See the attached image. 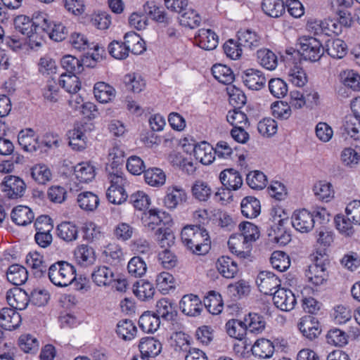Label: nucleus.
Returning <instances> with one entry per match:
<instances>
[{
    "instance_id": "obj_62",
    "label": "nucleus",
    "mask_w": 360,
    "mask_h": 360,
    "mask_svg": "<svg viewBox=\"0 0 360 360\" xmlns=\"http://www.w3.org/2000/svg\"><path fill=\"white\" fill-rule=\"evenodd\" d=\"M174 311V307L171 300L168 298H162L157 302L156 311L154 314L159 318L171 320L173 318Z\"/></svg>"
},
{
    "instance_id": "obj_48",
    "label": "nucleus",
    "mask_w": 360,
    "mask_h": 360,
    "mask_svg": "<svg viewBox=\"0 0 360 360\" xmlns=\"http://www.w3.org/2000/svg\"><path fill=\"white\" fill-rule=\"evenodd\" d=\"M316 198L321 201L329 202L334 197V190L330 183L320 181L313 188Z\"/></svg>"
},
{
    "instance_id": "obj_24",
    "label": "nucleus",
    "mask_w": 360,
    "mask_h": 360,
    "mask_svg": "<svg viewBox=\"0 0 360 360\" xmlns=\"http://www.w3.org/2000/svg\"><path fill=\"white\" fill-rule=\"evenodd\" d=\"M2 191L10 198L21 197L22 179L16 176H7L2 182Z\"/></svg>"
},
{
    "instance_id": "obj_33",
    "label": "nucleus",
    "mask_w": 360,
    "mask_h": 360,
    "mask_svg": "<svg viewBox=\"0 0 360 360\" xmlns=\"http://www.w3.org/2000/svg\"><path fill=\"white\" fill-rule=\"evenodd\" d=\"M77 202L82 210L86 212H92L98 207L99 198L93 192L84 191L78 194Z\"/></svg>"
},
{
    "instance_id": "obj_40",
    "label": "nucleus",
    "mask_w": 360,
    "mask_h": 360,
    "mask_svg": "<svg viewBox=\"0 0 360 360\" xmlns=\"http://www.w3.org/2000/svg\"><path fill=\"white\" fill-rule=\"evenodd\" d=\"M32 179L38 184L44 185L52 179V172L44 164H37L30 169Z\"/></svg>"
},
{
    "instance_id": "obj_45",
    "label": "nucleus",
    "mask_w": 360,
    "mask_h": 360,
    "mask_svg": "<svg viewBox=\"0 0 360 360\" xmlns=\"http://www.w3.org/2000/svg\"><path fill=\"white\" fill-rule=\"evenodd\" d=\"M212 73L218 82L224 84H230L234 80V75L232 70L225 65H214L212 68Z\"/></svg>"
},
{
    "instance_id": "obj_35",
    "label": "nucleus",
    "mask_w": 360,
    "mask_h": 360,
    "mask_svg": "<svg viewBox=\"0 0 360 360\" xmlns=\"http://www.w3.org/2000/svg\"><path fill=\"white\" fill-rule=\"evenodd\" d=\"M254 356L260 359L270 358L274 352V346L273 343L264 338L257 340L252 345L251 349Z\"/></svg>"
},
{
    "instance_id": "obj_3",
    "label": "nucleus",
    "mask_w": 360,
    "mask_h": 360,
    "mask_svg": "<svg viewBox=\"0 0 360 360\" xmlns=\"http://www.w3.org/2000/svg\"><path fill=\"white\" fill-rule=\"evenodd\" d=\"M108 180L110 185L106 191L108 200L115 205H120L125 202L128 198V195L124 189L127 181L124 178L123 173L119 170L110 173L108 174Z\"/></svg>"
},
{
    "instance_id": "obj_4",
    "label": "nucleus",
    "mask_w": 360,
    "mask_h": 360,
    "mask_svg": "<svg viewBox=\"0 0 360 360\" xmlns=\"http://www.w3.org/2000/svg\"><path fill=\"white\" fill-rule=\"evenodd\" d=\"M320 257L315 256L313 263L308 266L304 271V276L307 282L314 286H320L328 280L326 266L329 264L327 256L320 254Z\"/></svg>"
},
{
    "instance_id": "obj_36",
    "label": "nucleus",
    "mask_w": 360,
    "mask_h": 360,
    "mask_svg": "<svg viewBox=\"0 0 360 360\" xmlns=\"http://www.w3.org/2000/svg\"><path fill=\"white\" fill-rule=\"evenodd\" d=\"M160 320L158 316L150 311H145L140 316L139 325L141 329L148 333H153L160 327Z\"/></svg>"
},
{
    "instance_id": "obj_60",
    "label": "nucleus",
    "mask_w": 360,
    "mask_h": 360,
    "mask_svg": "<svg viewBox=\"0 0 360 360\" xmlns=\"http://www.w3.org/2000/svg\"><path fill=\"white\" fill-rule=\"evenodd\" d=\"M240 108L236 107L233 110H229L226 115V120L233 127H249L250 122L247 115L242 112Z\"/></svg>"
},
{
    "instance_id": "obj_9",
    "label": "nucleus",
    "mask_w": 360,
    "mask_h": 360,
    "mask_svg": "<svg viewBox=\"0 0 360 360\" xmlns=\"http://www.w3.org/2000/svg\"><path fill=\"white\" fill-rule=\"evenodd\" d=\"M91 278L98 287H110L116 279V272L109 266L100 265L94 269Z\"/></svg>"
},
{
    "instance_id": "obj_11",
    "label": "nucleus",
    "mask_w": 360,
    "mask_h": 360,
    "mask_svg": "<svg viewBox=\"0 0 360 360\" xmlns=\"http://www.w3.org/2000/svg\"><path fill=\"white\" fill-rule=\"evenodd\" d=\"M143 225L149 230H154L156 226L163 224L165 225L171 221L170 216L165 212L157 209H150L144 212L141 218Z\"/></svg>"
},
{
    "instance_id": "obj_23",
    "label": "nucleus",
    "mask_w": 360,
    "mask_h": 360,
    "mask_svg": "<svg viewBox=\"0 0 360 360\" xmlns=\"http://www.w3.org/2000/svg\"><path fill=\"white\" fill-rule=\"evenodd\" d=\"M219 179L223 186L229 191H236L243 185V179L239 172L234 169H226L219 174Z\"/></svg>"
},
{
    "instance_id": "obj_14",
    "label": "nucleus",
    "mask_w": 360,
    "mask_h": 360,
    "mask_svg": "<svg viewBox=\"0 0 360 360\" xmlns=\"http://www.w3.org/2000/svg\"><path fill=\"white\" fill-rule=\"evenodd\" d=\"M20 311L13 308H3L0 311V326L10 331L18 328L22 321Z\"/></svg>"
},
{
    "instance_id": "obj_63",
    "label": "nucleus",
    "mask_w": 360,
    "mask_h": 360,
    "mask_svg": "<svg viewBox=\"0 0 360 360\" xmlns=\"http://www.w3.org/2000/svg\"><path fill=\"white\" fill-rule=\"evenodd\" d=\"M270 262L272 267L280 272L285 271L290 265L288 255L282 251H274L271 254Z\"/></svg>"
},
{
    "instance_id": "obj_59",
    "label": "nucleus",
    "mask_w": 360,
    "mask_h": 360,
    "mask_svg": "<svg viewBox=\"0 0 360 360\" xmlns=\"http://www.w3.org/2000/svg\"><path fill=\"white\" fill-rule=\"evenodd\" d=\"M155 238L159 245L165 249H169L174 243V235L168 227H160L155 232Z\"/></svg>"
},
{
    "instance_id": "obj_38",
    "label": "nucleus",
    "mask_w": 360,
    "mask_h": 360,
    "mask_svg": "<svg viewBox=\"0 0 360 360\" xmlns=\"http://www.w3.org/2000/svg\"><path fill=\"white\" fill-rule=\"evenodd\" d=\"M124 39L128 48V53L131 51L133 54L139 55L146 50L144 41L136 32H129L126 33Z\"/></svg>"
},
{
    "instance_id": "obj_52",
    "label": "nucleus",
    "mask_w": 360,
    "mask_h": 360,
    "mask_svg": "<svg viewBox=\"0 0 360 360\" xmlns=\"http://www.w3.org/2000/svg\"><path fill=\"white\" fill-rule=\"evenodd\" d=\"M124 83L127 90L134 93H140L146 87V82L143 77L136 73H129L124 76Z\"/></svg>"
},
{
    "instance_id": "obj_34",
    "label": "nucleus",
    "mask_w": 360,
    "mask_h": 360,
    "mask_svg": "<svg viewBox=\"0 0 360 360\" xmlns=\"http://www.w3.org/2000/svg\"><path fill=\"white\" fill-rule=\"evenodd\" d=\"M74 174L80 183H88L95 177V167L89 162H82L75 166Z\"/></svg>"
},
{
    "instance_id": "obj_39",
    "label": "nucleus",
    "mask_w": 360,
    "mask_h": 360,
    "mask_svg": "<svg viewBox=\"0 0 360 360\" xmlns=\"http://www.w3.org/2000/svg\"><path fill=\"white\" fill-rule=\"evenodd\" d=\"M134 295L142 301H146L152 299L155 292L153 285L147 281L140 280L134 285L133 289Z\"/></svg>"
},
{
    "instance_id": "obj_7",
    "label": "nucleus",
    "mask_w": 360,
    "mask_h": 360,
    "mask_svg": "<svg viewBox=\"0 0 360 360\" xmlns=\"http://www.w3.org/2000/svg\"><path fill=\"white\" fill-rule=\"evenodd\" d=\"M36 26L42 25V30L49 38L56 41H60L65 38L66 29L60 22H53L49 20L48 15L42 12L36 13L34 15Z\"/></svg>"
},
{
    "instance_id": "obj_64",
    "label": "nucleus",
    "mask_w": 360,
    "mask_h": 360,
    "mask_svg": "<svg viewBox=\"0 0 360 360\" xmlns=\"http://www.w3.org/2000/svg\"><path fill=\"white\" fill-rule=\"evenodd\" d=\"M345 132L354 140H360V118L349 115L344 124Z\"/></svg>"
},
{
    "instance_id": "obj_6",
    "label": "nucleus",
    "mask_w": 360,
    "mask_h": 360,
    "mask_svg": "<svg viewBox=\"0 0 360 360\" xmlns=\"http://www.w3.org/2000/svg\"><path fill=\"white\" fill-rule=\"evenodd\" d=\"M34 13L32 18L24 15V42L30 49L38 50L41 47L44 41V37L46 34L42 30V25L36 26L34 24Z\"/></svg>"
},
{
    "instance_id": "obj_47",
    "label": "nucleus",
    "mask_w": 360,
    "mask_h": 360,
    "mask_svg": "<svg viewBox=\"0 0 360 360\" xmlns=\"http://www.w3.org/2000/svg\"><path fill=\"white\" fill-rule=\"evenodd\" d=\"M257 62L264 68L273 70L278 65V58L276 54L269 49H263L257 52Z\"/></svg>"
},
{
    "instance_id": "obj_37",
    "label": "nucleus",
    "mask_w": 360,
    "mask_h": 360,
    "mask_svg": "<svg viewBox=\"0 0 360 360\" xmlns=\"http://www.w3.org/2000/svg\"><path fill=\"white\" fill-rule=\"evenodd\" d=\"M103 259L111 265H117L124 260V253L121 247L115 243H110L104 248Z\"/></svg>"
},
{
    "instance_id": "obj_18",
    "label": "nucleus",
    "mask_w": 360,
    "mask_h": 360,
    "mask_svg": "<svg viewBox=\"0 0 360 360\" xmlns=\"http://www.w3.org/2000/svg\"><path fill=\"white\" fill-rule=\"evenodd\" d=\"M181 311L189 316L200 315L203 309V304L200 299L193 294L185 295L179 302Z\"/></svg>"
},
{
    "instance_id": "obj_12",
    "label": "nucleus",
    "mask_w": 360,
    "mask_h": 360,
    "mask_svg": "<svg viewBox=\"0 0 360 360\" xmlns=\"http://www.w3.org/2000/svg\"><path fill=\"white\" fill-rule=\"evenodd\" d=\"M256 283L262 293L264 295H273V290L278 288H280L281 281L274 273L263 271L258 274Z\"/></svg>"
},
{
    "instance_id": "obj_17",
    "label": "nucleus",
    "mask_w": 360,
    "mask_h": 360,
    "mask_svg": "<svg viewBox=\"0 0 360 360\" xmlns=\"http://www.w3.org/2000/svg\"><path fill=\"white\" fill-rule=\"evenodd\" d=\"M228 247L232 254L240 259L250 257L252 245L238 234L232 235L228 240Z\"/></svg>"
},
{
    "instance_id": "obj_21",
    "label": "nucleus",
    "mask_w": 360,
    "mask_h": 360,
    "mask_svg": "<svg viewBox=\"0 0 360 360\" xmlns=\"http://www.w3.org/2000/svg\"><path fill=\"white\" fill-rule=\"evenodd\" d=\"M56 235L60 240L70 243L77 240L79 228L72 221H62L56 228Z\"/></svg>"
},
{
    "instance_id": "obj_42",
    "label": "nucleus",
    "mask_w": 360,
    "mask_h": 360,
    "mask_svg": "<svg viewBox=\"0 0 360 360\" xmlns=\"http://www.w3.org/2000/svg\"><path fill=\"white\" fill-rule=\"evenodd\" d=\"M326 46L327 53L333 58H342L347 53V46L340 39H328Z\"/></svg>"
},
{
    "instance_id": "obj_55",
    "label": "nucleus",
    "mask_w": 360,
    "mask_h": 360,
    "mask_svg": "<svg viewBox=\"0 0 360 360\" xmlns=\"http://www.w3.org/2000/svg\"><path fill=\"white\" fill-rule=\"evenodd\" d=\"M334 221L336 229L341 234L347 237H352L354 234V224L347 214H338L335 217Z\"/></svg>"
},
{
    "instance_id": "obj_25",
    "label": "nucleus",
    "mask_w": 360,
    "mask_h": 360,
    "mask_svg": "<svg viewBox=\"0 0 360 360\" xmlns=\"http://www.w3.org/2000/svg\"><path fill=\"white\" fill-rule=\"evenodd\" d=\"M214 148L208 143L202 141L193 147L195 158L202 165H208L214 160Z\"/></svg>"
},
{
    "instance_id": "obj_50",
    "label": "nucleus",
    "mask_w": 360,
    "mask_h": 360,
    "mask_svg": "<svg viewBox=\"0 0 360 360\" xmlns=\"http://www.w3.org/2000/svg\"><path fill=\"white\" fill-rule=\"evenodd\" d=\"M262 8L265 14L271 18H278L285 12L283 0H263Z\"/></svg>"
},
{
    "instance_id": "obj_56",
    "label": "nucleus",
    "mask_w": 360,
    "mask_h": 360,
    "mask_svg": "<svg viewBox=\"0 0 360 360\" xmlns=\"http://www.w3.org/2000/svg\"><path fill=\"white\" fill-rule=\"evenodd\" d=\"M244 321L246 325L247 330L252 333H259L262 332L265 328V321L264 318L255 313H250Z\"/></svg>"
},
{
    "instance_id": "obj_58",
    "label": "nucleus",
    "mask_w": 360,
    "mask_h": 360,
    "mask_svg": "<svg viewBox=\"0 0 360 360\" xmlns=\"http://www.w3.org/2000/svg\"><path fill=\"white\" fill-rule=\"evenodd\" d=\"M116 332L123 340H131L135 337L137 329L131 321L125 319L119 321Z\"/></svg>"
},
{
    "instance_id": "obj_53",
    "label": "nucleus",
    "mask_w": 360,
    "mask_h": 360,
    "mask_svg": "<svg viewBox=\"0 0 360 360\" xmlns=\"http://www.w3.org/2000/svg\"><path fill=\"white\" fill-rule=\"evenodd\" d=\"M60 84L53 79H48L43 89L44 98L51 103H56L60 98Z\"/></svg>"
},
{
    "instance_id": "obj_57",
    "label": "nucleus",
    "mask_w": 360,
    "mask_h": 360,
    "mask_svg": "<svg viewBox=\"0 0 360 360\" xmlns=\"http://www.w3.org/2000/svg\"><path fill=\"white\" fill-rule=\"evenodd\" d=\"M240 233L238 236H242L245 240L250 245L259 237V231L257 226L249 221H244L239 224Z\"/></svg>"
},
{
    "instance_id": "obj_43",
    "label": "nucleus",
    "mask_w": 360,
    "mask_h": 360,
    "mask_svg": "<svg viewBox=\"0 0 360 360\" xmlns=\"http://www.w3.org/2000/svg\"><path fill=\"white\" fill-rule=\"evenodd\" d=\"M193 197L199 202H207L212 195L210 186L203 181H196L191 187Z\"/></svg>"
},
{
    "instance_id": "obj_30",
    "label": "nucleus",
    "mask_w": 360,
    "mask_h": 360,
    "mask_svg": "<svg viewBox=\"0 0 360 360\" xmlns=\"http://www.w3.org/2000/svg\"><path fill=\"white\" fill-rule=\"evenodd\" d=\"M237 37L240 44L249 49H255L261 45L260 36L250 29L240 30Z\"/></svg>"
},
{
    "instance_id": "obj_32",
    "label": "nucleus",
    "mask_w": 360,
    "mask_h": 360,
    "mask_svg": "<svg viewBox=\"0 0 360 360\" xmlns=\"http://www.w3.org/2000/svg\"><path fill=\"white\" fill-rule=\"evenodd\" d=\"M241 213L246 218L252 219L260 213V202L253 196L244 198L240 203Z\"/></svg>"
},
{
    "instance_id": "obj_44",
    "label": "nucleus",
    "mask_w": 360,
    "mask_h": 360,
    "mask_svg": "<svg viewBox=\"0 0 360 360\" xmlns=\"http://www.w3.org/2000/svg\"><path fill=\"white\" fill-rule=\"evenodd\" d=\"M246 325L245 321L231 319L226 323V332L230 337L241 340L248 331Z\"/></svg>"
},
{
    "instance_id": "obj_1",
    "label": "nucleus",
    "mask_w": 360,
    "mask_h": 360,
    "mask_svg": "<svg viewBox=\"0 0 360 360\" xmlns=\"http://www.w3.org/2000/svg\"><path fill=\"white\" fill-rule=\"evenodd\" d=\"M181 239L187 249L197 255L207 254L211 248L208 232L200 226H184L181 232Z\"/></svg>"
},
{
    "instance_id": "obj_15",
    "label": "nucleus",
    "mask_w": 360,
    "mask_h": 360,
    "mask_svg": "<svg viewBox=\"0 0 360 360\" xmlns=\"http://www.w3.org/2000/svg\"><path fill=\"white\" fill-rule=\"evenodd\" d=\"M272 299L274 305L282 311H290L296 304V298L293 292L285 288H278L273 293Z\"/></svg>"
},
{
    "instance_id": "obj_27",
    "label": "nucleus",
    "mask_w": 360,
    "mask_h": 360,
    "mask_svg": "<svg viewBox=\"0 0 360 360\" xmlns=\"http://www.w3.org/2000/svg\"><path fill=\"white\" fill-rule=\"evenodd\" d=\"M143 12L146 15L159 23L168 25L170 22V18L165 13L163 8L156 5L154 1H147L143 6Z\"/></svg>"
},
{
    "instance_id": "obj_5",
    "label": "nucleus",
    "mask_w": 360,
    "mask_h": 360,
    "mask_svg": "<svg viewBox=\"0 0 360 360\" xmlns=\"http://www.w3.org/2000/svg\"><path fill=\"white\" fill-rule=\"evenodd\" d=\"M299 51L304 60L316 62L323 56L325 49L315 37L303 35L298 38Z\"/></svg>"
},
{
    "instance_id": "obj_46",
    "label": "nucleus",
    "mask_w": 360,
    "mask_h": 360,
    "mask_svg": "<svg viewBox=\"0 0 360 360\" xmlns=\"http://www.w3.org/2000/svg\"><path fill=\"white\" fill-rule=\"evenodd\" d=\"M270 220L272 222L271 228L276 233V230L278 232H285L284 226L288 221V217L287 213L280 207H273L271 210Z\"/></svg>"
},
{
    "instance_id": "obj_31",
    "label": "nucleus",
    "mask_w": 360,
    "mask_h": 360,
    "mask_svg": "<svg viewBox=\"0 0 360 360\" xmlns=\"http://www.w3.org/2000/svg\"><path fill=\"white\" fill-rule=\"evenodd\" d=\"M203 306L214 315L219 314L224 308V302L220 293L211 290L208 292L203 300Z\"/></svg>"
},
{
    "instance_id": "obj_28",
    "label": "nucleus",
    "mask_w": 360,
    "mask_h": 360,
    "mask_svg": "<svg viewBox=\"0 0 360 360\" xmlns=\"http://www.w3.org/2000/svg\"><path fill=\"white\" fill-rule=\"evenodd\" d=\"M186 193L185 191L177 186H171L167 188L164 198V205L168 209H174L183 201L186 200Z\"/></svg>"
},
{
    "instance_id": "obj_20",
    "label": "nucleus",
    "mask_w": 360,
    "mask_h": 360,
    "mask_svg": "<svg viewBox=\"0 0 360 360\" xmlns=\"http://www.w3.org/2000/svg\"><path fill=\"white\" fill-rule=\"evenodd\" d=\"M73 254L74 259L77 264L83 267L92 265L96 259L94 248L85 244L77 245Z\"/></svg>"
},
{
    "instance_id": "obj_19",
    "label": "nucleus",
    "mask_w": 360,
    "mask_h": 360,
    "mask_svg": "<svg viewBox=\"0 0 360 360\" xmlns=\"http://www.w3.org/2000/svg\"><path fill=\"white\" fill-rule=\"evenodd\" d=\"M242 79L245 86L252 90H259L266 83V77L263 72L254 68L245 70L242 75Z\"/></svg>"
},
{
    "instance_id": "obj_51",
    "label": "nucleus",
    "mask_w": 360,
    "mask_h": 360,
    "mask_svg": "<svg viewBox=\"0 0 360 360\" xmlns=\"http://www.w3.org/2000/svg\"><path fill=\"white\" fill-rule=\"evenodd\" d=\"M144 179L148 185L159 187L165 183L166 176L162 169L153 167L145 171Z\"/></svg>"
},
{
    "instance_id": "obj_61",
    "label": "nucleus",
    "mask_w": 360,
    "mask_h": 360,
    "mask_svg": "<svg viewBox=\"0 0 360 360\" xmlns=\"http://www.w3.org/2000/svg\"><path fill=\"white\" fill-rule=\"evenodd\" d=\"M342 163L347 167H354L360 162V150L352 147L345 148L340 154Z\"/></svg>"
},
{
    "instance_id": "obj_10",
    "label": "nucleus",
    "mask_w": 360,
    "mask_h": 360,
    "mask_svg": "<svg viewBox=\"0 0 360 360\" xmlns=\"http://www.w3.org/2000/svg\"><path fill=\"white\" fill-rule=\"evenodd\" d=\"M27 269H25L26 274H33L35 278H41L45 275L47 269L44 257L39 252L34 251L29 252L25 259Z\"/></svg>"
},
{
    "instance_id": "obj_41",
    "label": "nucleus",
    "mask_w": 360,
    "mask_h": 360,
    "mask_svg": "<svg viewBox=\"0 0 360 360\" xmlns=\"http://www.w3.org/2000/svg\"><path fill=\"white\" fill-rule=\"evenodd\" d=\"M115 93L114 88L105 82H98L94 87V96L101 103L110 101L115 97Z\"/></svg>"
},
{
    "instance_id": "obj_2",
    "label": "nucleus",
    "mask_w": 360,
    "mask_h": 360,
    "mask_svg": "<svg viewBox=\"0 0 360 360\" xmlns=\"http://www.w3.org/2000/svg\"><path fill=\"white\" fill-rule=\"evenodd\" d=\"M48 276L53 285L66 287L75 281L76 269L73 265L67 262H57L49 266Z\"/></svg>"
},
{
    "instance_id": "obj_13",
    "label": "nucleus",
    "mask_w": 360,
    "mask_h": 360,
    "mask_svg": "<svg viewBox=\"0 0 360 360\" xmlns=\"http://www.w3.org/2000/svg\"><path fill=\"white\" fill-rule=\"evenodd\" d=\"M292 226L300 233H308L314 226V216L305 209L296 210L291 217Z\"/></svg>"
},
{
    "instance_id": "obj_26",
    "label": "nucleus",
    "mask_w": 360,
    "mask_h": 360,
    "mask_svg": "<svg viewBox=\"0 0 360 360\" xmlns=\"http://www.w3.org/2000/svg\"><path fill=\"white\" fill-rule=\"evenodd\" d=\"M216 266L219 273L226 278H234L239 271L237 263L229 256L220 257Z\"/></svg>"
},
{
    "instance_id": "obj_54",
    "label": "nucleus",
    "mask_w": 360,
    "mask_h": 360,
    "mask_svg": "<svg viewBox=\"0 0 360 360\" xmlns=\"http://www.w3.org/2000/svg\"><path fill=\"white\" fill-rule=\"evenodd\" d=\"M59 84L69 94H77L81 88V82L76 75L62 74Z\"/></svg>"
},
{
    "instance_id": "obj_8",
    "label": "nucleus",
    "mask_w": 360,
    "mask_h": 360,
    "mask_svg": "<svg viewBox=\"0 0 360 360\" xmlns=\"http://www.w3.org/2000/svg\"><path fill=\"white\" fill-rule=\"evenodd\" d=\"M297 328L303 337L309 340H315L321 333L319 321L311 315L302 317L297 323Z\"/></svg>"
},
{
    "instance_id": "obj_22",
    "label": "nucleus",
    "mask_w": 360,
    "mask_h": 360,
    "mask_svg": "<svg viewBox=\"0 0 360 360\" xmlns=\"http://www.w3.org/2000/svg\"><path fill=\"white\" fill-rule=\"evenodd\" d=\"M195 40L199 47L205 50H213L218 45V36L210 29H200Z\"/></svg>"
},
{
    "instance_id": "obj_16",
    "label": "nucleus",
    "mask_w": 360,
    "mask_h": 360,
    "mask_svg": "<svg viewBox=\"0 0 360 360\" xmlns=\"http://www.w3.org/2000/svg\"><path fill=\"white\" fill-rule=\"evenodd\" d=\"M86 124L77 123L69 131V144L73 150L81 151L86 148Z\"/></svg>"
},
{
    "instance_id": "obj_49",
    "label": "nucleus",
    "mask_w": 360,
    "mask_h": 360,
    "mask_svg": "<svg viewBox=\"0 0 360 360\" xmlns=\"http://www.w3.org/2000/svg\"><path fill=\"white\" fill-rule=\"evenodd\" d=\"M340 80L346 87L353 91H360V75L352 70H346L340 72Z\"/></svg>"
},
{
    "instance_id": "obj_29",
    "label": "nucleus",
    "mask_w": 360,
    "mask_h": 360,
    "mask_svg": "<svg viewBox=\"0 0 360 360\" xmlns=\"http://www.w3.org/2000/svg\"><path fill=\"white\" fill-rule=\"evenodd\" d=\"M139 347L142 355L150 358L155 357L160 353L162 344L154 338L146 337L141 339Z\"/></svg>"
}]
</instances>
